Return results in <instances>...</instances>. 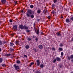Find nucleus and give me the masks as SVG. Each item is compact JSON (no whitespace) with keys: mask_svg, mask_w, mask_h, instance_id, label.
<instances>
[{"mask_svg":"<svg viewBox=\"0 0 73 73\" xmlns=\"http://www.w3.org/2000/svg\"><path fill=\"white\" fill-rule=\"evenodd\" d=\"M13 67L15 68V70H18L20 69V66L18 65H16V64L14 65Z\"/></svg>","mask_w":73,"mask_h":73,"instance_id":"obj_2","label":"nucleus"},{"mask_svg":"<svg viewBox=\"0 0 73 73\" xmlns=\"http://www.w3.org/2000/svg\"><path fill=\"white\" fill-rule=\"evenodd\" d=\"M60 68H61L62 67V65H61L60 66Z\"/></svg>","mask_w":73,"mask_h":73,"instance_id":"obj_41","label":"nucleus"},{"mask_svg":"<svg viewBox=\"0 0 73 73\" xmlns=\"http://www.w3.org/2000/svg\"><path fill=\"white\" fill-rule=\"evenodd\" d=\"M35 40H36V41H37L38 40V38H36L35 39Z\"/></svg>","mask_w":73,"mask_h":73,"instance_id":"obj_45","label":"nucleus"},{"mask_svg":"<svg viewBox=\"0 0 73 73\" xmlns=\"http://www.w3.org/2000/svg\"><path fill=\"white\" fill-rule=\"evenodd\" d=\"M40 66L41 68H44V64H40Z\"/></svg>","mask_w":73,"mask_h":73,"instance_id":"obj_20","label":"nucleus"},{"mask_svg":"<svg viewBox=\"0 0 73 73\" xmlns=\"http://www.w3.org/2000/svg\"><path fill=\"white\" fill-rule=\"evenodd\" d=\"M24 26H23V24H21L20 25H19V28L21 29H24Z\"/></svg>","mask_w":73,"mask_h":73,"instance_id":"obj_5","label":"nucleus"},{"mask_svg":"<svg viewBox=\"0 0 73 73\" xmlns=\"http://www.w3.org/2000/svg\"><path fill=\"white\" fill-rule=\"evenodd\" d=\"M50 16H48V19H50Z\"/></svg>","mask_w":73,"mask_h":73,"instance_id":"obj_42","label":"nucleus"},{"mask_svg":"<svg viewBox=\"0 0 73 73\" xmlns=\"http://www.w3.org/2000/svg\"><path fill=\"white\" fill-rule=\"evenodd\" d=\"M52 50H56V48L54 47L52 48Z\"/></svg>","mask_w":73,"mask_h":73,"instance_id":"obj_33","label":"nucleus"},{"mask_svg":"<svg viewBox=\"0 0 73 73\" xmlns=\"http://www.w3.org/2000/svg\"><path fill=\"white\" fill-rule=\"evenodd\" d=\"M15 3L16 4H17V1H15Z\"/></svg>","mask_w":73,"mask_h":73,"instance_id":"obj_50","label":"nucleus"},{"mask_svg":"<svg viewBox=\"0 0 73 73\" xmlns=\"http://www.w3.org/2000/svg\"><path fill=\"white\" fill-rule=\"evenodd\" d=\"M25 48L26 49H29V45H26Z\"/></svg>","mask_w":73,"mask_h":73,"instance_id":"obj_17","label":"nucleus"},{"mask_svg":"<svg viewBox=\"0 0 73 73\" xmlns=\"http://www.w3.org/2000/svg\"><path fill=\"white\" fill-rule=\"evenodd\" d=\"M59 46H63V44H60Z\"/></svg>","mask_w":73,"mask_h":73,"instance_id":"obj_38","label":"nucleus"},{"mask_svg":"<svg viewBox=\"0 0 73 73\" xmlns=\"http://www.w3.org/2000/svg\"><path fill=\"white\" fill-rule=\"evenodd\" d=\"M44 8H46V7H45Z\"/></svg>","mask_w":73,"mask_h":73,"instance_id":"obj_58","label":"nucleus"},{"mask_svg":"<svg viewBox=\"0 0 73 73\" xmlns=\"http://www.w3.org/2000/svg\"><path fill=\"white\" fill-rule=\"evenodd\" d=\"M38 48L40 49H42L43 48L42 45L41 44L38 45Z\"/></svg>","mask_w":73,"mask_h":73,"instance_id":"obj_6","label":"nucleus"},{"mask_svg":"<svg viewBox=\"0 0 73 73\" xmlns=\"http://www.w3.org/2000/svg\"><path fill=\"white\" fill-rule=\"evenodd\" d=\"M56 59H54L53 61V62L54 63V62H56Z\"/></svg>","mask_w":73,"mask_h":73,"instance_id":"obj_36","label":"nucleus"},{"mask_svg":"<svg viewBox=\"0 0 73 73\" xmlns=\"http://www.w3.org/2000/svg\"><path fill=\"white\" fill-rule=\"evenodd\" d=\"M30 7L32 9L33 8V7H34V6L33 5H30Z\"/></svg>","mask_w":73,"mask_h":73,"instance_id":"obj_29","label":"nucleus"},{"mask_svg":"<svg viewBox=\"0 0 73 73\" xmlns=\"http://www.w3.org/2000/svg\"><path fill=\"white\" fill-rule=\"evenodd\" d=\"M15 44L16 45H17L19 44V41H15Z\"/></svg>","mask_w":73,"mask_h":73,"instance_id":"obj_31","label":"nucleus"},{"mask_svg":"<svg viewBox=\"0 0 73 73\" xmlns=\"http://www.w3.org/2000/svg\"><path fill=\"white\" fill-rule=\"evenodd\" d=\"M27 13L26 14V16L27 17H29L32 14V11L31 9H28L27 11Z\"/></svg>","mask_w":73,"mask_h":73,"instance_id":"obj_1","label":"nucleus"},{"mask_svg":"<svg viewBox=\"0 0 73 73\" xmlns=\"http://www.w3.org/2000/svg\"><path fill=\"white\" fill-rule=\"evenodd\" d=\"M41 35H43V33L42 32H41Z\"/></svg>","mask_w":73,"mask_h":73,"instance_id":"obj_49","label":"nucleus"},{"mask_svg":"<svg viewBox=\"0 0 73 73\" xmlns=\"http://www.w3.org/2000/svg\"><path fill=\"white\" fill-rule=\"evenodd\" d=\"M1 2L3 4H5V3H6V0H2L1 1Z\"/></svg>","mask_w":73,"mask_h":73,"instance_id":"obj_12","label":"nucleus"},{"mask_svg":"<svg viewBox=\"0 0 73 73\" xmlns=\"http://www.w3.org/2000/svg\"><path fill=\"white\" fill-rule=\"evenodd\" d=\"M58 49L60 51H62V50H63V49L62 48H59Z\"/></svg>","mask_w":73,"mask_h":73,"instance_id":"obj_25","label":"nucleus"},{"mask_svg":"<svg viewBox=\"0 0 73 73\" xmlns=\"http://www.w3.org/2000/svg\"><path fill=\"white\" fill-rule=\"evenodd\" d=\"M41 11V10L40 9H39L37 11V13H38V14H39V13H40V12Z\"/></svg>","mask_w":73,"mask_h":73,"instance_id":"obj_14","label":"nucleus"},{"mask_svg":"<svg viewBox=\"0 0 73 73\" xmlns=\"http://www.w3.org/2000/svg\"><path fill=\"white\" fill-rule=\"evenodd\" d=\"M30 16L31 17V18L32 19L34 18V15H30Z\"/></svg>","mask_w":73,"mask_h":73,"instance_id":"obj_24","label":"nucleus"},{"mask_svg":"<svg viewBox=\"0 0 73 73\" xmlns=\"http://www.w3.org/2000/svg\"><path fill=\"white\" fill-rule=\"evenodd\" d=\"M66 22L67 23H69L70 22V21L69 20V19H66Z\"/></svg>","mask_w":73,"mask_h":73,"instance_id":"obj_21","label":"nucleus"},{"mask_svg":"<svg viewBox=\"0 0 73 73\" xmlns=\"http://www.w3.org/2000/svg\"><path fill=\"white\" fill-rule=\"evenodd\" d=\"M36 73H40V72L38 71H37L36 72Z\"/></svg>","mask_w":73,"mask_h":73,"instance_id":"obj_47","label":"nucleus"},{"mask_svg":"<svg viewBox=\"0 0 73 73\" xmlns=\"http://www.w3.org/2000/svg\"><path fill=\"white\" fill-rule=\"evenodd\" d=\"M35 31L36 33V35H39L40 34V32H39V30H38L36 31L35 30Z\"/></svg>","mask_w":73,"mask_h":73,"instance_id":"obj_11","label":"nucleus"},{"mask_svg":"<svg viewBox=\"0 0 73 73\" xmlns=\"http://www.w3.org/2000/svg\"><path fill=\"white\" fill-rule=\"evenodd\" d=\"M71 62L73 63V59H72L71 60Z\"/></svg>","mask_w":73,"mask_h":73,"instance_id":"obj_44","label":"nucleus"},{"mask_svg":"<svg viewBox=\"0 0 73 73\" xmlns=\"http://www.w3.org/2000/svg\"><path fill=\"white\" fill-rule=\"evenodd\" d=\"M27 32V33H28V32H30V30H26Z\"/></svg>","mask_w":73,"mask_h":73,"instance_id":"obj_39","label":"nucleus"},{"mask_svg":"<svg viewBox=\"0 0 73 73\" xmlns=\"http://www.w3.org/2000/svg\"><path fill=\"white\" fill-rule=\"evenodd\" d=\"M34 64V62H31L29 64V66H30V67H31V66H32V65H33Z\"/></svg>","mask_w":73,"mask_h":73,"instance_id":"obj_23","label":"nucleus"},{"mask_svg":"<svg viewBox=\"0 0 73 73\" xmlns=\"http://www.w3.org/2000/svg\"><path fill=\"white\" fill-rule=\"evenodd\" d=\"M9 21H10V22L11 23H12V22H13L12 20H9Z\"/></svg>","mask_w":73,"mask_h":73,"instance_id":"obj_46","label":"nucleus"},{"mask_svg":"<svg viewBox=\"0 0 73 73\" xmlns=\"http://www.w3.org/2000/svg\"><path fill=\"white\" fill-rule=\"evenodd\" d=\"M70 20H72V21H73V17H71L70 18Z\"/></svg>","mask_w":73,"mask_h":73,"instance_id":"obj_40","label":"nucleus"},{"mask_svg":"<svg viewBox=\"0 0 73 73\" xmlns=\"http://www.w3.org/2000/svg\"><path fill=\"white\" fill-rule=\"evenodd\" d=\"M61 18H63V17H61Z\"/></svg>","mask_w":73,"mask_h":73,"instance_id":"obj_55","label":"nucleus"},{"mask_svg":"<svg viewBox=\"0 0 73 73\" xmlns=\"http://www.w3.org/2000/svg\"><path fill=\"white\" fill-rule=\"evenodd\" d=\"M56 34L58 36H61V34L60 33V32H57L56 33Z\"/></svg>","mask_w":73,"mask_h":73,"instance_id":"obj_8","label":"nucleus"},{"mask_svg":"<svg viewBox=\"0 0 73 73\" xmlns=\"http://www.w3.org/2000/svg\"><path fill=\"white\" fill-rule=\"evenodd\" d=\"M9 50L11 52H13V51H14L15 50L12 48H10L9 49Z\"/></svg>","mask_w":73,"mask_h":73,"instance_id":"obj_18","label":"nucleus"},{"mask_svg":"<svg viewBox=\"0 0 73 73\" xmlns=\"http://www.w3.org/2000/svg\"><path fill=\"white\" fill-rule=\"evenodd\" d=\"M56 60H57V61H61V59L58 57H57L56 58Z\"/></svg>","mask_w":73,"mask_h":73,"instance_id":"obj_13","label":"nucleus"},{"mask_svg":"<svg viewBox=\"0 0 73 73\" xmlns=\"http://www.w3.org/2000/svg\"><path fill=\"white\" fill-rule=\"evenodd\" d=\"M13 29L15 31H16L17 29V26L16 25H13Z\"/></svg>","mask_w":73,"mask_h":73,"instance_id":"obj_3","label":"nucleus"},{"mask_svg":"<svg viewBox=\"0 0 73 73\" xmlns=\"http://www.w3.org/2000/svg\"><path fill=\"white\" fill-rule=\"evenodd\" d=\"M12 35L13 36V34H12Z\"/></svg>","mask_w":73,"mask_h":73,"instance_id":"obj_53","label":"nucleus"},{"mask_svg":"<svg viewBox=\"0 0 73 73\" xmlns=\"http://www.w3.org/2000/svg\"><path fill=\"white\" fill-rule=\"evenodd\" d=\"M71 41L73 42V38L71 39Z\"/></svg>","mask_w":73,"mask_h":73,"instance_id":"obj_51","label":"nucleus"},{"mask_svg":"<svg viewBox=\"0 0 73 73\" xmlns=\"http://www.w3.org/2000/svg\"><path fill=\"white\" fill-rule=\"evenodd\" d=\"M61 56H64V53L63 52H61Z\"/></svg>","mask_w":73,"mask_h":73,"instance_id":"obj_35","label":"nucleus"},{"mask_svg":"<svg viewBox=\"0 0 73 73\" xmlns=\"http://www.w3.org/2000/svg\"><path fill=\"white\" fill-rule=\"evenodd\" d=\"M58 1H59V0H58Z\"/></svg>","mask_w":73,"mask_h":73,"instance_id":"obj_57","label":"nucleus"},{"mask_svg":"<svg viewBox=\"0 0 73 73\" xmlns=\"http://www.w3.org/2000/svg\"><path fill=\"white\" fill-rule=\"evenodd\" d=\"M43 12L45 14V13L48 12V10H47V9H44L43 10Z\"/></svg>","mask_w":73,"mask_h":73,"instance_id":"obj_9","label":"nucleus"},{"mask_svg":"<svg viewBox=\"0 0 73 73\" xmlns=\"http://www.w3.org/2000/svg\"><path fill=\"white\" fill-rule=\"evenodd\" d=\"M36 62H37V66H39L40 65V60H36Z\"/></svg>","mask_w":73,"mask_h":73,"instance_id":"obj_7","label":"nucleus"},{"mask_svg":"<svg viewBox=\"0 0 73 73\" xmlns=\"http://www.w3.org/2000/svg\"><path fill=\"white\" fill-rule=\"evenodd\" d=\"M14 45V44L12 42H10V46L11 47L13 46Z\"/></svg>","mask_w":73,"mask_h":73,"instance_id":"obj_15","label":"nucleus"},{"mask_svg":"<svg viewBox=\"0 0 73 73\" xmlns=\"http://www.w3.org/2000/svg\"><path fill=\"white\" fill-rule=\"evenodd\" d=\"M55 6V5L54 4H53L52 5V8L53 9H54V6Z\"/></svg>","mask_w":73,"mask_h":73,"instance_id":"obj_27","label":"nucleus"},{"mask_svg":"<svg viewBox=\"0 0 73 73\" xmlns=\"http://www.w3.org/2000/svg\"><path fill=\"white\" fill-rule=\"evenodd\" d=\"M33 50H34V52H37V50L36 49V48L33 49Z\"/></svg>","mask_w":73,"mask_h":73,"instance_id":"obj_28","label":"nucleus"},{"mask_svg":"<svg viewBox=\"0 0 73 73\" xmlns=\"http://www.w3.org/2000/svg\"><path fill=\"white\" fill-rule=\"evenodd\" d=\"M54 0V3H56V2H57V0Z\"/></svg>","mask_w":73,"mask_h":73,"instance_id":"obj_37","label":"nucleus"},{"mask_svg":"<svg viewBox=\"0 0 73 73\" xmlns=\"http://www.w3.org/2000/svg\"><path fill=\"white\" fill-rule=\"evenodd\" d=\"M21 12H22V13H23L24 12V10H22L21 11Z\"/></svg>","mask_w":73,"mask_h":73,"instance_id":"obj_48","label":"nucleus"},{"mask_svg":"<svg viewBox=\"0 0 73 73\" xmlns=\"http://www.w3.org/2000/svg\"><path fill=\"white\" fill-rule=\"evenodd\" d=\"M24 56H25V57H26V58H27V56L26 55L24 54Z\"/></svg>","mask_w":73,"mask_h":73,"instance_id":"obj_43","label":"nucleus"},{"mask_svg":"<svg viewBox=\"0 0 73 73\" xmlns=\"http://www.w3.org/2000/svg\"><path fill=\"white\" fill-rule=\"evenodd\" d=\"M1 51V48H0V52Z\"/></svg>","mask_w":73,"mask_h":73,"instance_id":"obj_54","label":"nucleus"},{"mask_svg":"<svg viewBox=\"0 0 73 73\" xmlns=\"http://www.w3.org/2000/svg\"><path fill=\"white\" fill-rule=\"evenodd\" d=\"M14 54H14L13 53L12 54V56H13V55H14Z\"/></svg>","mask_w":73,"mask_h":73,"instance_id":"obj_52","label":"nucleus"},{"mask_svg":"<svg viewBox=\"0 0 73 73\" xmlns=\"http://www.w3.org/2000/svg\"><path fill=\"white\" fill-rule=\"evenodd\" d=\"M68 60H70L71 58V59H73V54L71 55L70 57L69 56H68Z\"/></svg>","mask_w":73,"mask_h":73,"instance_id":"obj_4","label":"nucleus"},{"mask_svg":"<svg viewBox=\"0 0 73 73\" xmlns=\"http://www.w3.org/2000/svg\"><path fill=\"white\" fill-rule=\"evenodd\" d=\"M24 29H28V27L26 26H24Z\"/></svg>","mask_w":73,"mask_h":73,"instance_id":"obj_16","label":"nucleus"},{"mask_svg":"<svg viewBox=\"0 0 73 73\" xmlns=\"http://www.w3.org/2000/svg\"><path fill=\"white\" fill-rule=\"evenodd\" d=\"M51 13L53 15V14H55L56 13V12L54 11H52L51 12Z\"/></svg>","mask_w":73,"mask_h":73,"instance_id":"obj_26","label":"nucleus"},{"mask_svg":"<svg viewBox=\"0 0 73 73\" xmlns=\"http://www.w3.org/2000/svg\"><path fill=\"white\" fill-rule=\"evenodd\" d=\"M5 43H6L4 41H0V45H2V44H4Z\"/></svg>","mask_w":73,"mask_h":73,"instance_id":"obj_10","label":"nucleus"},{"mask_svg":"<svg viewBox=\"0 0 73 73\" xmlns=\"http://www.w3.org/2000/svg\"><path fill=\"white\" fill-rule=\"evenodd\" d=\"M71 73H73V72H71Z\"/></svg>","mask_w":73,"mask_h":73,"instance_id":"obj_56","label":"nucleus"},{"mask_svg":"<svg viewBox=\"0 0 73 73\" xmlns=\"http://www.w3.org/2000/svg\"><path fill=\"white\" fill-rule=\"evenodd\" d=\"M2 66H3V67H5V66H6V65L5 64H3Z\"/></svg>","mask_w":73,"mask_h":73,"instance_id":"obj_32","label":"nucleus"},{"mask_svg":"<svg viewBox=\"0 0 73 73\" xmlns=\"http://www.w3.org/2000/svg\"><path fill=\"white\" fill-rule=\"evenodd\" d=\"M17 64H20L21 63L20 62V61L19 60H17Z\"/></svg>","mask_w":73,"mask_h":73,"instance_id":"obj_30","label":"nucleus"},{"mask_svg":"<svg viewBox=\"0 0 73 73\" xmlns=\"http://www.w3.org/2000/svg\"><path fill=\"white\" fill-rule=\"evenodd\" d=\"M3 58H0V63H1L2 62H3Z\"/></svg>","mask_w":73,"mask_h":73,"instance_id":"obj_19","label":"nucleus"},{"mask_svg":"<svg viewBox=\"0 0 73 73\" xmlns=\"http://www.w3.org/2000/svg\"><path fill=\"white\" fill-rule=\"evenodd\" d=\"M11 55L10 54H5V56H6L7 57H8V56H10Z\"/></svg>","mask_w":73,"mask_h":73,"instance_id":"obj_22","label":"nucleus"},{"mask_svg":"<svg viewBox=\"0 0 73 73\" xmlns=\"http://www.w3.org/2000/svg\"><path fill=\"white\" fill-rule=\"evenodd\" d=\"M31 40V38H29L27 39L28 41H30V40Z\"/></svg>","mask_w":73,"mask_h":73,"instance_id":"obj_34","label":"nucleus"}]
</instances>
